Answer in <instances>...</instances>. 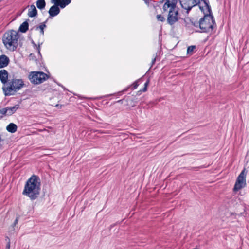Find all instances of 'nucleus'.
<instances>
[{
  "label": "nucleus",
  "mask_w": 249,
  "mask_h": 249,
  "mask_svg": "<svg viewBox=\"0 0 249 249\" xmlns=\"http://www.w3.org/2000/svg\"><path fill=\"white\" fill-rule=\"evenodd\" d=\"M41 181L38 176L33 175L26 181L22 194L32 200L38 198L41 190Z\"/></svg>",
  "instance_id": "1"
},
{
  "label": "nucleus",
  "mask_w": 249,
  "mask_h": 249,
  "mask_svg": "<svg viewBox=\"0 0 249 249\" xmlns=\"http://www.w3.org/2000/svg\"><path fill=\"white\" fill-rule=\"evenodd\" d=\"M202 12L204 14V16L199 19L201 32L211 33L216 27V24L210 4H207L204 7V12Z\"/></svg>",
  "instance_id": "2"
},
{
  "label": "nucleus",
  "mask_w": 249,
  "mask_h": 249,
  "mask_svg": "<svg viewBox=\"0 0 249 249\" xmlns=\"http://www.w3.org/2000/svg\"><path fill=\"white\" fill-rule=\"evenodd\" d=\"M18 33L12 30L6 32L3 35L2 41L8 49L15 51L17 49L18 45Z\"/></svg>",
  "instance_id": "3"
},
{
  "label": "nucleus",
  "mask_w": 249,
  "mask_h": 249,
  "mask_svg": "<svg viewBox=\"0 0 249 249\" xmlns=\"http://www.w3.org/2000/svg\"><path fill=\"white\" fill-rule=\"evenodd\" d=\"M181 7L187 10V13L195 6H198L201 12H204V7L207 5V3L203 0H180Z\"/></svg>",
  "instance_id": "4"
},
{
  "label": "nucleus",
  "mask_w": 249,
  "mask_h": 249,
  "mask_svg": "<svg viewBox=\"0 0 249 249\" xmlns=\"http://www.w3.org/2000/svg\"><path fill=\"white\" fill-rule=\"evenodd\" d=\"M48 75L42 71H32L28 75L30 82L34 85L42 83L48 78Z\"/></svg>",
  "instance_id": "5"
},
{
  "label": "nucleus",
  "mask_w": 249,
  "mask_h": 249,
  "mask_svg": "<svg viewBox=\"0 0 249 249\" xmlns=\"http://www.w3.org/2000/svg\"><path fill=\"white\" fill-rule=\"evenodd\" d=\"M245 171L246 169L245 168H244L237 177L234 186L233 191L236 192L244 187V186L243 185V184H245V178L246 176Z\"/></svg>",
  "instance_id": "6"
},
{
  "label": "nucleus",
  "mask_w": 249,
  "mask_h": 249,
  "mask_svg": "<svg viewBox=\"0 0 249 249\" xmlns=\"http://www.w3.org/2000/svg\"><path fill=\"white\" fill-rule=\"evenodd\" d=\"M178 10H176L175 9L170 10L167 20L168 24L170 25H173L178 21Z\"/></svg>",
  "instance_id": "7"
},
{
  "label": "nucleus",
  "mask_w": 249,
  "mask_h": 249,
  "mask_svg": "<svg viewBox=\"0 0 249 249\" xmlns=\"http://www.w3.org/2000/svg\"><path fill=\"white\" fill-rule=\"evenodd\" d=\"M12 85L15 87V91L19 90L24 85V82L22 79H13L10 82Z\"/></svg>",
  "instance_id": "8"
},
{
  "label": "nucleus",
  "mask_w": 249,
  "mask_h": 249,
  "mask_svg": "<svg viewBox=\"0 0 249 249\" xmlns=\"http://www.w3.org/2000/svg\"><path fill=\"white\" fill-rule=\"evenodd\" d=\"M176 4L177 2L175 1V0H172L171 2L170 0H166V2L163 7V9L164 11H167L168 8H170V10H173L175 9Z\"/></svg>",
  "instance_id": "9"
},
{
  "label": "nucleus",
  "mask_w": 249,
  "mask_h": 249,
  "mask_svg": "<svg viewBox=\"0 0 249 249\" xmlns=\"http://www.w3.org/2000/svg\"><path fill=\"white\" fill-rule=\"evenodd\" d=\"M60 12V10L59 7L57 5H53L50 7L48 13L50 17H54L58 15Z\"/></svg>",
  "instance_id": "10"
},
{
  "label": "nucleus",
  "mask_w": 249,
  "mask_h": 249,
  "mask_svg": "<svg viewBox=\"0 0 249 249\" xmlns=\"http://www.w3.org/2000/svg\"><path fill=\"white\" fill-rule=\"evenodd\" d=\"M10 60L8 57L4 54L0 56V68H3L7 66Z\"/></svg>",
  "instance_id": "11"
},
{
  "label": "nucleus",
  "mask_w": 249,
  "mask_h": 249,
  "mask_svg": "<svg viewBox=\"0 0 249 249\" xmlns=\"http://www.w3.org/2000/svg\"><path fill=\"white\" fill-rule=\"evenodd\" d=\"M8 75V72L6 70L3 69L0 71V79L3 84L7 82Z\"/></svg>",
  "instance_id": "12"
},
{
  "label": "nucleus",
  "mask_w": 249,
  "mask_h": 249,
  "mask_svg": "<svg viewBox=\"0 0 249 249\" xmlns=\"http://www.w3.org/2000/svg\"><path fill=\"white\" fill-rule=\"evenodd\" d=\"M9 84L10 85L9 86L7 87H5L3 86L2 87V90L3 91V93L5 96H8L13 95V94H12L11 93V92L13 90L15 91V87L12 85V83H10V82H9Z\"/></svg>",
  "instance_id": "13"
},
{
  "label": "nucleus",
  "mask_w": 249,
  "mask_h": 249,
  "mask_svg": "<svg viewBox=\"0 0 249 249\" xmlns=\"http://www.w3.org/2000/svg\"><path fill=\"white\" fill-rule=\"evenodd\" d=\"M19 107V105L17 104L13 107H4L5 109L6 110V113L7 116H11L13 114L16 112Z\"/></svg>",
  "instance_id": "14"
},
{
  "label": "nucleus",
  "mask_w": 249,
  "mask_h": 249,
  "mask_svg": "<svg viewBox=\"0 0 249 249\" xmlns=\"http://www.w3.org/2000/svg\"><path fill=\"white\" fill-rule=\"evenodd\" d=\"M37 15V10L35 6L33 4L30 6V8L28 10V15L29 17L32 18L36 17Z\"/></svg>",
  "instance_id": "15"
},
{
  "label": "nucleus",
  "mask_w": 249,
  "mask_h": 249,
  "mask_svg": "<svg viewBox=\"0 0 249 249\" xmlns=\"http://www.w3.org/2000/svg\"><path fill=\"white\" fill-rule=\"evenodd\" d=\"M29 29V24L28 21H25L20 26L18 31L21 33H26Z\"/></svg>",
  "instance_id": "16"
},
{
  "label": "nucleus",
  "mask_w": 249,
  "mask_h": 249,
  "mask_svg": "<svg viewBox=\"0 0 249 249\" xmlns=\"http://www.w3.org/2000/svg\"><path fill=\"white\" fill-rule=\"evenodd\" d=\"M47 22V20L41 23L39 26H36L34 27V28L36 30H38V29H40V33L42 35H44V29L46 27V23Z\"/></svg>",
  "instance_id": "17"
},
{
  "label": "nucleus",
  "mask_w": 249,
  "mask_h": 249,
  "mask_svg": "<svg viewBox=\"0 0 249 249\" xmlns=\"http://www.w3.org/2000/svg\"><path fill=\"white\" fill-rule=\"evenodd\" d=\"M7 130L11 133H15L17 131V126L14 123H10L6 127Z\"/></svg>",
  "instance_id": "18"
},
{
  "label": "nucleus",
  "mask_w": 249,
  "mask_h": 249,
  "mask_svg": "<svg viewBox=\"0 0 249 249\" xmlns=\"http://www.w3.org/2000/svg\"><path fill=\"white\" fill-rule=\"evenodd\" d=\"M36 4L37 7L40 10L44 9L46 6L45 0H37Z\"/></svg>",
  "instance_id": "19"
},
{
  "label": "nucleus",
  "mask_w": 249,
  "mask_h": 249,
  "mask_svg": "<svg viewBox=\"0 0 249 249\" xmlns=\"http://www.w3.org/2000/svg\"><path fill=\"white\" fill-rule=\"evenodd\" d=\"M62 0H51L52 3H53V5H57L58 7H60L62 9V7L61 6Z\"/></svg>",
  "instance_id": "20"
},
{
  "label": "nucleus",
  "mask_w": 249,
  "mask_h": 249,
  "mask_svg": "<svg viewBox=\"0 0 249 249\" xmlns=\"http://www.w3.org/2000/svg\"><path fill=\"white\" fill-rule=\"evenodd\" d=\"M71 2V0H62L61 6L62 7V9L64 8L67 5L69 4Z\"/></svg>",
  "instance_id": "21"
},
{
  "label": "nucleus",
  "mask_w": 249,
  "mask_h": 249,
  "mask_svg": "<svg viewBox=\"0 0 249 249\" xmlns=\"http://www.w3.org/2000/svg\"><path fill=\"white\" fill-rule=\"evenodd\" d=\"M184 21L185 24V26L189 27L192 22V18H186L184 19Z\"/></svg>",
  "instance_id": "22"
},
{
  "label": "nucleus",
  "mask_w": 249,
  "mask_h": 249,
  "mask_svg": "<svg viewBox=\"0 0 249 249\" xmlns=\"http://www.w3.org/2000/svg\"><path fill=\"white\" fill-rule=\"evenodd\" d=\"M196 46L195 45H192L190 46L187 48V53L188 54H192L193 52L194 51V49L196 48Z\"/></svg>",
  "instance_id": "23"
},
{
  "label": "nucleus",
  "mask_w": 249,
  "mask_h": 249,
  "mask_svg": "<svg viewBox=\"0 0 249 249\" xmlns=\"http://www.w3.org/2000/svg\"><path fill=\"white\" fill-rule=\"evenodd\" d=\"M191 25L195 27H199V21H197L195 20L193 18H192V22L191 23Z\"/></svg>",
  "instance_id": "24"
},
{
  "label": "nucleus",
  "mask_w": 249,
  "mask_h": 249,
  "mask_svg": "<svg viewBox=\"0 0 249 249\" xmlns=\"http://www.w3.org/2000/svg\"><path fill=\"white\" fill-rule=\"evenodd\" d=\"M6 110L5 109V108H2L0 109V119H2L4 116H7Z\"/></svg>",
  "instance_id": "25"
},
{
  "label": "nucleus",
  "mask_w": 249,
  "mask_h": 249,
  "mask_svg": "<svg viewBox=\"0 0 249 249\" xmlns=\"http://www.w3.org/2000/svg\"><path fill=\"white\" fill-rule=\"evenodd\" d=\"M149 80H147L145 83H144V87L140 90V92H145L147 90V86L149 84Z\"/></svg>",
  "instance_id": "26"
},
{
  "label": "nucleus",
  "mask_w": 249,
  "mask_h": 249,
  "mask_svg": "<svg viewBox=\"0 0 249 249\" xmlns=\"http://www.w3.org/2000/svg\"><path fill=\"white\" fill-rule=\"evenodd\" d=\"M157 18L159 21H162V22L164 21V20H165L164 17L161 15H157Z\"/></svg>",
  "instance_id": "27"
},
{
  "label": "nucleus",
  "mask_w": 249,
  "mask_h": 249,
  "mask_svg": "<svg viewBox=\"0 0 249 249\" xmlns=\"http://www.w3.org/2000/svg\"><path fill=\"white\" fill-rule=\"evenodd\" d=\"M138 86H139L138 81H136L131 85V86L132 87V89H136L138 87Z\"/></svg>",
  "instance_id": "28"
},
{
  "label": "nucleus",
  "mask_w": 249,
  "mask_h": 249,
  "mask_svg": "<svg viewBox=\"0 0 249 249\" xmlns=\"http://www.w3.org/2000/svg\"><path fill=\"white\" fill-rule=\"evenodd\" d=\"M4 140L1 139V136L0 135V150H2L3 144Z\"/></svg>",
  "instance_id": "29"
},
{
  "label": "nucleus",
  "mask_w": 249,
  "mask_h": 249,
  "mask_svg": "<svg viewBox=\"0 0 249 249\" xmlns=\"http://www.w3.org/2000/svg\"><path fill=\"white\" fill-rule=\"evenodd\" d=\"M8 239V242L7 243V245L6 246V249H10V240L8 237H7Z\"/></svg>",
  "instance_id": "30"
},
{
  "label": "nucleus",
  "mask_w": 249,
  "mask_h": 249,
  "mask_svg": "<svg viewBox=\"0 0 249 249\" xmlns=\"http://www.w3.org/2000/svg\"><path fill=\"white\" fill-rule=\"evenodd\" d=\"M131 101L133 103V104H132V107L135 106L136 104L137 103V101L136 100V99H131Z\"/></svg>",
  "instance_id": "31"
},
{
  "label": "nucleus",
  "mask_w": 249,
  "mask_h": 249,
  "mask_svg": "<svg viewBox=\"0 0 249 249\" xmlns=\"http://www.w3.org/2000/svg\"><path fill=\"white\" fill-rule=\"evenodd\" d=\"M156 60V57H155L152 59V62H151V67H152V66L155 64Z\"/></svg>",
  "instance_id": "32"
},
{
  "label": "nucleus",
  "mask_w": 249,
  "mask_h": 249,
  "mask_svg": "<svg viewBox=\"0 0 249 249\" xmlns=\"http://www.w3.org/2000/svg\"><path fill=\"white\" fill-rule=\"evenodd\" d=\"M31 42H32V44L33 45L34 48L37 49V47H38V46L35 43V42L33 40H32Z\"/></svg>",
  "instance_id": "33"
},
{
  "label": "nucleus",
  "mask_w": 249,
  "mask_h": 249,
  "mask_svg": "<svg viewBox=\"0 0 249 249\" xmlns=\"http://www.w3.org/2000/svg\"><path fill=\"white\" fill-rule=\"evenodd\" d=\"M40 45L39 44L38 45V47H37V49H36L37 50L38 53L39 54H40Z\"/></svg>",
  "instance_id": "34"
},
{
  "label": "nucleus",
  "mask_w": 249,
  "mask_h": 249,
  "mask_svg": "<svg viewBox=\"0 0 249 249\" xmlns=\"http://www.w3.org/2000/svg\"><path fill=\"white\" fill-rule=\"evenodd\" d=\"M18 218L17 217L13 223V226H15L18 223Z\"/></svg>",
  "instance_id": "35"
},
{
  "label": "nucleus",
  "mask_w": 249,
  "mask_h": 249,
  "mask_svg": "<svg viewBox=\"0 0 249 249\" xmlns=\"http://www.w3.org/2000/svg\"><path fill=\"white\" fill-rule=\"evenodd\" d=\"M146 4H149L150 0H143Z\"/></svg>",
  "instance_id": "36"
},
{
  "label": "nucleus",
  "mask_w": 249,
  "mask_h": 249,
  "mask_svg": "<svg viewBox=\"0 0 249 249\" xmlns=\"http://www.w3.org/2000/svg\"><path fill=\"white\" fill-rule=\"evenodd\" d=\"M55 107H57V108H60L62 107V105H59V104H56Z\"/></svg>",
  "instance_id": "37"
},
{
  "label": "nucleus",
  "mask_w": 249,
  "mask_h": 249,
  "mask_svg": "<svg viewBox=\"0 0 249 249\" xmlns=\"http://www.w3.org/2000/svg\"><path fill=\"white\" fill-rule=\"evenodd\" d=\"M123 99L119 100L117 101L118 103H122Z\"/></svg>",
  "instance_id": "38"
},
{
  "label": "nucleus",
  "mask_w": 249,
  "mask_h": 249,
  "mask_svg": "<svg viewBox=\"0 0 249 249\" xmlns=\"http://www.w3.org/2000/svg\"><path fill=\"white\" fill-rule=\"evenodd\" d=\"M7 236H6V237L5 240L8 242V239L7 238Z\"/></svg>",
  "instance_id": "39"
},
{
  "label": "nucleus",
  "mask_w": 249,
  "mask_h": 249,
  "mask_svg": "<svg viewBox=\"0 0 249 249\" xmlns=\"http://www.w3.org/2000/svg\"><path fill=\"white\" fill-rule=\"evenodd\" d=\"M164 0H162L160 1V3H163V1H164Z\"/></svg>",
  "instance_id": "40"
},
{
  "label": "nucleus",
  "mask_w": 249,
  "mask_h": 249,
  "mask_svg": "<svg viewBox=\"0 0 249 249\" xmlns=\"http://www.w3.org/2000/svg\"><path fill=\"white\" fill-rule=\"evenodd\" d=\"M127 90V89H125L124 91H125Z\"/></svg>",
  "instance_id": "41"
},
{
  "label": "nucleus",
  "mask_w": 249,
  "mask_h": 249,
  "mask_svg": "<svg viewBox=\"0 0 249 249\" xmlns=\"http://www.w3.org/2000/svg\"><path fill=\"white\" fill-rule=\"evenodd\" d=\"M32 55H33V54H32V53H31V54H30V56H32Z\"/></svg>",
  "instance_id": "42"
},
{
  "label": "nucleus",
  "mask_w": 249,
  "mask_h": 249,
  "mask_svg": "<svg viewBox=\"0 0 249 249\" xmlns=\"http://www.w3.org/2000/svg\"><path fill=\"white\" fill-rule=\"evenodd\" d=\"M59 85L61 86V87H63L62 85H61V84H59Z\"/></svg>",
  "instance_id": "43"
}]
</instances>
